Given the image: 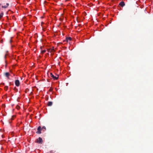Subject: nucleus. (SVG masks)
<instances>
[{"instance_id":"1","label":"nucleus","mask_w":153,"mask_h":153,"mask_svg":"<svg viewBox=\"0 0 153 153\" xmlns=\"http://www.w3.org/2000/svg\"><path fill=\"white\" fill-rule=\"evenodd\" d=\"M57 76H55L53 75L52 73H50V77H52L54 80H57L58 79L59 77V76L58 75H57Z\"/></svg>"},{"instance_id":"2","label":"nucleus","mask_w":153,"mask_h":153,"mask_svg":"<svg viewBox=\"0 0 153 153\" xmlns=\"http://www.w3.org/2000/svg\"><path fill=\"white\" fill-rule=\"evenodd\" d=\"M43 140L42 138L39 137L38 139L36 140V142L42 144V143Z\"/></svg>"},{"instance_id":"3","label":"nucleus","mask_w":153,"mask_h":153,"mask_svg":"<svg viewBox=\"0 0 153 153\" xmlns=\"http://www.w3.org/2000/svg\"><path fill=\"white\" fill-rule=\"evenodd\" d=\"M41 126H39L37 128V131L36 132V133L37 134H41Z\"/></svg>"},{"instance_id":"4","label":"nucleus","mask_w":153,"mask_h":153,"mask_svg":"<svg viewBox=\"0 0 153 153\" xmlns=\"http://www.w3.org/2000/svg\"><path fill=\"white\" fill-rule=\"evenodd\" d=\"M4 75L7 78V79H9V76L10 75V73L9 72H5L4 73Z\"/></svg>"},{"instance_id":"5","label":"nucleus","mask_w":153,"mask_h":153,"mask_svg":"<svg viewBox=\"0 0 153 153\" xmlns=\"http://www.w3.org/2000/svg\"><path fill=\"white\" fill-rule=\"evenodd\" d=\"M15 84L16 86H19L20 85V82L18 80H16L15 81Z\"/></svg>"},{"instance_id":"6","label":"nucleus","mask_w":153,"mask_h":153,"mask_svg":"<svg viewBox=\"0 0 153 153\" xmlns=\"http://www.w3.org/2000/svg\"><path fill=\"white\" fill-rule=\"evenodd\" d=\"M119 5H120L121 7H123L125 5V4L124 2L121 1V2L119 4Z\"/></svg>"},{"instance_id":"7","label":"nucleus","mask_w":153,"mask_h":153,"mask_svg":"<svg viewBox=\"0 0 153 153\" xmlns=\"http://www.w3.org/2000/svg\"><path fill=\"white\" fill-rule=\"evenodd\" d=\"M72 40V39L71 37H67L66 39V42H68L69 41H71Z\"/></svg>"},{"instance_id":"8","label":"nucleus","mask_w":153,"mask_h":153,"mask_svg":"<svg viewBox=\"0 0 153 153\" xmlns=\"http://www.w3.org/2000/svg\"><path fill=\"white\" fill-rule=\"evenodd\" d=\"M9 4L8 3H7L6 5L2 6H1V7L3 8H6L8 6H9Z\"/></svg>"},{"instance_id":"9","label":"nucleus","mask_w":153,"mask_h":153,"mask_svg":"<svg viewBox=\"0 0 153 153\" xmlns=\"http://www.w3.org/2000/svg\"><path fill=\"white\" fill-rule=\"evenodd\" d=\"M4 15L3 12L2 11H1V12H0V19L3 17Z\"/></svg>"},{"instance_id":"10","label":"nucleus","mask_w":153,"mask_h":153,"mask_svg":"<svg viewBox=\"0 0 153 153\" xmlns=\"http://www.w3.org/2000/svg\"><path fill=\"white\" fill-rule=\"evenodd\" d=\"M53 104V102H52L49 101L48 103V106H52Z\"/></svg>"},{"instance_id":"11","label":"nucleus","mask_w":153,"mask_h":153,"mask_svg":"<svg viewBox=\"0 0 153 153\" xmlns=\"http://www.w3.org/2000/svg\"><path fill=\"white\" fill-rule=\"evenodd\" d=\"M48 52H53L54 51V50L53 49H49L48 50Z\"/></svg>"},{"instance_id":"12","label":"nucleus","mask_w":153,"mask_h":153,"mask_svg":"<svg viewBox=\"0 0 153 153\" xmlns=\"http://www.w3.org/2000/svg\"><path fill=\"white\" fill-rule=\"evenodd\" d=\"M45 50H43L42 51H41V53L42 54H44L45 52H46Z\"/></svg>"},{"instance_id":"13","label":"nucleus","mask_w":153,"mask_h":153,"mask_svg":"<svg viewBox=\"0 0 153 153\" xmlns=\"http://www.w3.org/2000/svg\"><path fill=\"white\" fill-rule=\"evenodd\" d=\"M8 88V86H5V87H4V89L5 90H7Z\"/></svg>"},{"instance_id":"14","label":"nucleus","mask_w":153,"mask_h":153,"mask_svg":"<svg viewBox=\"0 0 153 153\" xmlns=\"http://www.w3.org/2000/svg\"><path fill=\"white\" fill-rule=\"evenodd\" d=\"M16 108L18 109H19L20 108V107L18 105H17L16 106Z\"/></svg>"},{"instance_id":"15","label":"nucleus","mask_w":153,"mask_h":153,"mask_svg":"<svg viewBox=\"0 0 153 153\" xmlns=\"http://www.w3.org/2000/svg\"><path fill=\"white\" fill-rule=\"evenodd\" d=\"M42 128L44 129L45 130L46 129V128L45 126H44L42 127Z\"/></svg>"},{"instance_id":"16","label":"nucleus","mask_w":153,"mask_h":153,"mask_svg":"<svg viewBox=\"0 0 153 153\" xmlns=\"http://www.w3.org/2000/svg\"><path fill=\"white\" fill-rule=\"evenodd\" d=\"M43 48V47L42 46H41L40 48V49H42Z\"/></svg>"},{"instance_id":"17","label":"nucleus","mask_w":153,"mask_h":153,"mask_svg":"<svg viewBox=\"0 0 153 153\" xmlns=\"http://www.w3.org/2000/svg\"><path fill=\"white\" fill-rule=\"evenodd\" d=\"M1 4H0V10H1Z\"/></svg>"},{"instance_id":"18","label":"nucleus","mask_w":153,"mask_h":153,"mask_svg":"<svg viewBox=\"0 0 153 153\" xmlns=\"http://www.w3.org/2000/svg\"><path fill=\"white\" fill-rule=\"evenodd\" d=\"M13 117H15V116H14V115H13Z\"/></svg>"},{"instance_id":"19","label":"nucleus","mask_w":153,"mask_h":153,"mask_svg":"<svg viewBox=\"0 0 153 153\" xmlns=\"http://www.w3.org/2000/svg\"><path fill=\"white\" fill-rule=\"evenodd\" d=\"M5 57H6V55H5Z\"/></svg>"}]
</instances>
